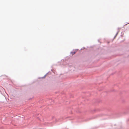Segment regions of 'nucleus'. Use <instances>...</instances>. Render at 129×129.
Wrapping results in <instances>:
<instances>
[{
  "label": "nucleus",
  "instance_id": "f257e3e1",
  "mask_svg": "<svg viewBox=\"0 0 129 129\" xmlns=\"http://www.w3.org/2000/svg\"><path fill=\"white\" fill-rule=\"evenodd\" d=\"M72 55H73V54H75V52H72Z\"/></svg>",
  "mask_w": 129,
  "mask_h": 129
}]
</instances>
